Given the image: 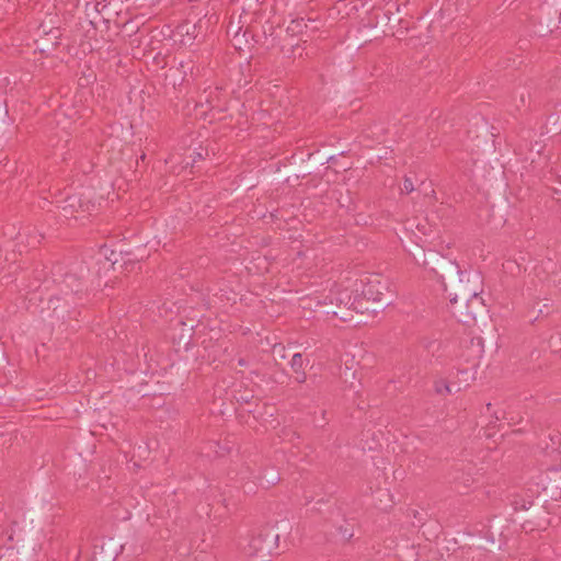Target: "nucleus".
<instances>
[{
	"instance_id": "ea45409f",
	"label": "nucleus",
	"mask_w": 561,
	"mask_h": 561,
	"mask_svg": "<svg viewBox=\"0 0 561 561\" xmlns=\"http://www.w3.org/2000/svg\"><path fill=\"white\" fill-rule=\"evenodd\" d=\"M559 22H561V12H560V15H559Z\"/></svg>"
},
{
	"instance_id": "58836bf2",
	"label": "nucleus",
	"mask_w": 561,
	"mask_h": 561,
	"mask_svg": "<svg viewBox=\"0 0 561 561\" xmlns=\"http://www.w3.org/2000/svg\"><path fill=\"white\" fill-rule=\"evenodd\" d=\"M490 408H491V403H488L486 409L490 410Z\"/></svg>"
},
{
	"instance_id": "9d476101",
	"label": "nucleus",
	"mask_w": 561,
	"mask_h": 561,
	"mask_svg": "<svg viewBox=\"0 0 561 561\" xmlns=\"http://www.w3.org/2000/svg\"><path fill=\"white\" fill-rule=\"evenodd\" d=\"M478 481V470L473 463H462L453 470L451 482L458 492H468Z\"/></svg>"
},
{
	"instance_id": "dca6fc26",
	"label": "nucleus",
	"mask_w": 561,
	"mask_h": 561,
	"mask_svg": "<svg viewBox=\"0 0 561 561\" xmlns=\"http://www.w3.org/2000/svg\"><path fill=\"white\" fill-rule=\"evenodd\" d=\"M46 37L42 41L41 50L43 53L50 51L55 49L59 45L60 31L59 28L50 30L48 33H45Z\"/></svg>"
},
{
	"instance_id": "a211bd4d",
	"label": "nucleus",
	"mask_w": 561,
	"mask_h": 561,
	"mask_svg": "<svg viewBox=\"0 0 561 561\" xmlns=\"http://www.w3.org/2000/svg\"><path fill=\"white\" fill-rule=\"evenodd\" d=\"M307 27H308V24L304 18H296L289 22L286 31L291 36H295V35L302 34Z\"/></svg>"
},
{
	"instance_id": "f03ea898",
	"label": "nucleus",
	"mask_w": 561,
	"mask_h": 561,
	"mask_svg": "<svg viewBox=\"0 0 561 561\" xmlns=\"http://www.w3.org/2000/svg\"><path fill=\"white\" fill-rule=\"evenodd\" d=\"M476 276L479 279V295L482 293V275L473 270H461L456 261L446 262L444 271L445 290H448L449 286V298H467L470 297V291L474 287Z\"/></svg>"
},
{
	"instance_id": "f8f14e48",
	"label": "nucleus",
	"mask_w": 561,
	"mask_h": 561,
	"mask_svg": "<svg viewBox=\"0 0 561 561\" xmlns=\"http://www.w3.org/2000/svg\"><path fill=\"white\" fill-rule=\"evenodd\" d=\"M241 19L240 14L238 21H234L232 15L227 26V35L231 37L233 46L239 50H242L243 46L250 44V39L248 37H242V34L247 28V24L242 23Z\"/></svg>"
},
{
	"instance_id": "473e14b6",
	"label": "nucleus",
	"mask_w": 561,
	"mask_h": 561,
	"mask_svg": "<svg viewBox=\"0 0 561 561\" xmlns=\"http://www.w3.org/2000/svg\"><path fill=\"white\" fill-rule=\"evenodd\" d=\"M327 163H335V157L330 156L325 158Z\"/></svg>"
},
{
	"instance_id": "72a5a7b5",
	"label": "nucleus",
	"mask_w": 561,
	"mask_h": 561,
	"mask_svg": "<svg viewBox=\"0 0 561 561\" xmlns=\"http://www.w3.org/2000/svg\"><path fill=\"white\" fill-rule=\"evenodd\" d=\"M238 364H239L240 366H245V365H247V362H245V359H244V358H240V359H239V362H238Z\"/></svg>"
},
{
	"instance_id": "4c0bfd02",
	"label": "nucleus",
	"mask_w": 561,
	"mask_h": 561,
	"mask_svg": "<svg viewBox=\"0 0 561 561\" xmlns=\"http://www.w3.org/2000/svg\"><path fill=\"white\" fill-rule=\"evenodd\" d=\"M197 158L203 159L202 153H199V152H198V153H197Z\"/></svg>"
},
{
	"instance_id": "9b49d317",
	"label": "nucleus",
	"mask_w": 561,
	"mask_h": 561,
	"mask_svg": "<svg viewBox=\"0 0 561 561\" xmlns=\"http://www.w3.org/2000/svg\"><path fill=\"white\" fill-rule=\"evenodd\" d=\"M515 511L523 510L525 511V520L523 523V527H526L527 524L534 525L537 527L541 526L540 520H546L547 512L543 507L537 505L534 501H527L525 499H516L514 502Z\"/></svg>"
},
{
	"instance_id": "0eeeda50",
	"label": "nucleus",
	"mask_w": 561,
	"mask_h": 561,
	"mask_svg": "<svg viewBox=\"0 0 561 561\" xmlns=\"http://www.w3.org/2000/svg\"><path fill=\"white\" fill-rule=\"evenodd\" d=\"M279 536L277 530L270 525H265L250 539L245 551L251 557H257L265 561L274 554L278 548Z\"/></svg>"
},
{
	"instance_id": "20e7f679",
	"label": "nucleus",
	"mask_w": 561,
	"mask_h": 561,
	"mask_svg": "<svg viewBox=\"0 0 561 561\" xmlns=\"http://www.w3.org/2000/svg\"><path fill=\"white\" fill-rule=\"evenodd\" d=\"M353 294L347 288L331 289L324 300L317 299L316 307L325 317H335L343 322L354 320L352 308Z\"/></svg>"
},
{
	"instance_id": "6ab92c4d",
	"label": "nucleus",
	"mask_w": 561,
	"mask_h": 561,
	"mask_svg": "<svg viewBox=\"0 0 561 561\" xmlns=\"http://www.w3.org/2000/svg\"><path fill=\"white\" fill-rule=\"evenodd\" d=\"M265 0H243V7H242V13L245 14V12L253 13V15H260L263 14V12L260 10V5Z\"/></svg>"
},
{
	"instance_id": "bb28decb",
	"label": "nucleus",
	"mask_w": 561,
	"mask_h": 561,
	"mask_svg": "<svg viewBox=\"0 0 561 561\" xmlns=\"http://www.w3.org/2000/svg\"><path fill=\"white\" fill-rule=\"evenodd\" d=\"M91 207H94V205L91 204L90 201H83L80 197V204H78L79 213H89L91 210Z\"/></svg>"
},
{
	"instance_id": "4468645a",
	"label": "nucleus",
	"mask_w": 561,
	"mask_h": 561,
	"mask_svg": "<svg viewBox=\"0 0 561 561\" xmlns=\"http://www.w3.org/2000/svg\"><path fill=\"white\" fill-rule=\"evenodd\" d=\"M256 480L260 486L268 490L280 481V474L275 467L264 468L256 477Z\"/></svg>"
},
{
	"instance_id": "4be33fe9",
	"label": "nucleus",
	"mask_w": 561,
	"mask_h": 561,
	"mask_svg": "<svg viewBox=\"0 0 561 561\" xmlns=\"http://www.w3.org/2000/svg\"><path fill=\"white\" fill-rule=\"evenodd\" d=\"M293 371L302 370L305 368V359L300 353H295L290 359Z\"/></svg>"
},
{
	"instance_id": "c9c22d12",
	"label": "nucleus",
	"mask_w": 561,
	"mask_h": 561,
	"mask_svg": "<svg viewBox=\"0 0 561 561\" xmlns=\"http://www.w3.org/2000/svg\"><path fill=\"white\" fill-rule=\"evenodd\" d=\"M245 492H247V493H249V492L254 493L255 491H254V489H253L252 486H250L248 490L245 489Z\"/></svg>"
},
{
	"instance_id": "7ed1b4c3",
	"label": "nucleus",
	"mask_w": 561,
	"mask_h": 561,
	"mask_svg": "<svg viewBox=\"0 0 561 561\" xmlns=\"http://www.w3.org/2000/svg\"><path fill=\"white\" fill-rule=\"evenodd\" d=\"M474 287L470 291V297L449 298V311L458 322L466 327L474 325L479 320H483L489 312L486 305L479 295V279L476 276Z\"/></svg>"
},
{
	"instance_id": "412c9836",
	"label": "nucleus",
	"mask_w": 561,
	"mask_h": 561,
	"mask_svg": "<svg viewBox=\"0 0 561 561\" xmlns=\"http://www.w3.org/2000/svg\"><path fill=\"white\" fill-rule=\"evenodd\" d=\"M434 390L437 394L445 396L453 393L451 386L446 379H438L434 382Z\"/></svg>"
},
{
	"instance_id": "aec40b11",
	"label": "nucleus",
	"mask_w": 561,
	"mask_h": 561,
	"mask_svg": "<svg viewBox=\"0 0 561 561\" xmlns=\"http://www.w3.org/2000/svg\"><path fill=\"white\" fill-rule=\"evenodd\" d=\"M254 398V394L251 390L248 389H234L233 390V399H236L237 402L240 403H250L252 399Z\"/></svg>"
},
{
	"instance_id": "f3484780",
	"label": "nucleus",
	"mask_w": 561,
	"mask_h": 561,
	"mask_svg": "<svg viewBox=\"0 0 561 561\" xmlns=\"http://www.w3.org/2000/svg\"><path fill=\"white\" fill-rule=\"evenodd\" d=\"M78 204H80V196L71 195L67 196L64 201L62 210L65 216L76 217L79 214Z\"/></svg>"
},
{
	"instance_id": "cd10ccee",
	"label": "nucleus",
	"mask_w": 561,
	"mask_h": 561,
	"mask_svg": "<svg viewBox=\"0 0 561 561\" xmlns=\"http://www.w3.org/2000/svg\"><path fill=\"white\" fill-rule=\"evenodd\" d=\"M35 273L37 274L36 277H35V282L28 285V288L31 290H35V289H37L39 287V284L42 282V276L44 274L43 271H39V272L35 271Z\"/></svg>"
},
{
	"instance_id": "e433bc0d",
	"label": "nucleus",
	"mask_w": 561,
	"mask_h": 561,
	"mask_svg": "<svg viewBox=\"0 0 561 561\" xmlns=\"http://www.w3.org/2000/svg\"><path fill=\"white\" fill-rule=\"evenodd\" d=\"M314 299H309V302H312ZM312 304H309V308L312 307Z\"/></svg>"
},
{
	"instance_id": "f704fd0d",
	"label": "nucleus",
	"mask_w": 561,
	"mask_h": 561,
	"mask_svg": "<svg viewBox=\"0 0 561 561\" xmlns=\"http://www.w3.org/2000/svg\"><path fill=\"white\" fill-rule=\"evenodd\" d=\"M504 414H505V413H504V412H502V416H500V415L497 414V412H495V419H496V421H499V420H501V419H504Z\"/></svg>"
},
{
	"instance_id": "423d86ee",
	"label": "nucleus",
	"mask_w": 561,
	"mask_h": 561,
	"mask_svg": "<svg viewBox=\"0 0 561 561\" xmlns=\"http://www.w3.org/2000/svg\"><path fill=\"white\" fill-rule=\"evenodd\" d=\"M405 251L413 257L414 262L426 270L434 272L444 280L446 262L453 261L436 250H425L423 245L411 240L404 245Z\"/></svg>"
},
{
	"instance_id": "7c9ffc66",
	"label": "nucleus",
	"mask_w": 561,
	"mask_h": 561,
	"mask_svg": "<svg viewBox=\"0 0 561 561\" xmlns=\"http://www.w3.org/2000/svg\"><path fill=\"white\" fill-rule=\"evenodd\" d=\"M342 535L345 539H350L353 536V533L348 531L347 529H344V531H342Z\"/></svg>"
},
{
	"instance_id": "2f4dec72",
	"label": "nucleus",
	"mask_w": 561,
	"mask_h": 561,
	"mask_svg": "<svg viewBox=\"0 0 561 561\" xmlns=\"http://www.w3.org/2000/svg\"><path fill=\"white\" fill-rule=\"evenodd\" d=\"M300 49V46L297 44V45H293L291 46V54H293V57H296V51Z\"/></svg>"
},
{
	"instance_id": "c756f323",
	"label": "nucleus",
	"mask_w": 561,
	"mask_h": 561,
	"mask_svg": "<svg viewBox=\"0 0 561 561\" xmlns=\"http://www.w3.org/2000/svg\"><path fill=\"white\" fill-rule=\"evenodd\" d=\"M39 242H41V240L35 236L32 238V240L27 241V244L31 247H35Z\"/></svg>"
},
{
	"instance_id": "a878e982",
	"label": "nucleus",
	"mask_w": 561,
	"mask_h": 561,
	"mask_svg": "<svg viewBox=\"0 0 561 561\" xmlns=\"http://www.w3.org/2000/svg\"><path fill=\"white\" fill-rule=\"evenodd\" d=\"M325 158L327 156L323 154V153H309V159H310V163H320V164H324L327 163L325 161Z\"/></svg>"
},
{
	"instance_id": "1a4fd4ad",
	"label": "nucleus",
	"mask_w": 561,
	"mask_h": 561,
	"mask_svg": "<svg viewBox=\"0 0 561 561\" xmlns=\"http://www.w3.org/2000/svg\"><path fill=\"white\" fill-rule=\"evenodd\" d=\"M123 549L124 546H118L113 538L95 539L87 561H114Z\"/></svg>"
},
{
	"instance_id": "2eb2a0df",
	"label": "nucleus",
	"mask_w": 561,
	"mask_h": 561,
	"mask_svg": "<svg viewBox=\"0 0 561 561\" xmlns=\"http://www.w3.org/2000/svg\"><path fill=\"white\" fill-rule=\"evenodd\" d=\"M358 363L355 362L354 357L346 355L344 359V367L340 368V376L345 382L356 378Z\"/></svg>"
},
{
	"instance_id": "39448f33",
	"label": "nucleus",
	"mask_w": 561,
	"mask_h": 561,
	"mask_svg": "<svg viewBox=\"0 0 561 561\" xmlns=\"http://www.w3.org/2000/svg\"><path fill=\"white\" fill-rule=\"evenodd\" d=\"M59 290L61 297L50 298L48 305L54 312H58V319L65 320L64 311L69 313V310H67L70 302L69 298L72 299V304H76L77 300H82V295L84 294L83 283L76 274L66 273L62 280L59 283Z\"/></svg>"
},
{
	"instance_id": "b1692460",
	"label": "nucleus",
	"mask_w": 561,
	"mask_h": 561,
	"mask_svg": "<svg viewBox=\"0 0 561 561\" xmlns=\"http://www.w3.org/2000/svg\"><path fill=\"white\" fill-rule=\"evenodd\" d=\"M419 191L423 192L426 197L432 198L433 201H436V192L432 187L431 184H426L424 181H422L419 185Z\"/></svg>"
},
{
	"instance_id": "6e6552de",
	"label": "nucleus",
	"mask_w": 561,
	"mask_h": 561,
	"mask_svg": "<svg viewBox=\"0 0 561 561\" xmlns=\"http://www.w3.org/2000/svg\"><path fill=\"white\" fill-rule=\"evenodd\" d=\"M241 22L247 24L242 37L250 39V44L247 46L257 44L268 48L267 39L274 33V25L266 20L265 14L253 15V13L245 12V14H241Z\"/></svg>"
},
{
	"instance_id": "f257e3e1",
	"label": "nucleus",
	"mask_w": 561,
	"mask_h": 561,
	"mask_svg": "<svg viewBox=\"0 0 561 561\" xmlns=\"http://www.w3.org/2000/svg\"><path fill=\"white\" fill-rule=\"evenodd\" d=\"M390 304V293L388 290L374 291V285L369 283L360 295L353 296L351 309H353L354 320H348V322L355 327L366 324L370 318H375L380 310H383Z\"/></svg>"
},
{
	"instance_id": "393cba45",
	"label": "nucleus",
	"mask_w": 561,
	"mask_h": 561,
	"mask_svg": "<svg viewBox=\"0 0 561 561\" xmlns=\"http://www.w3.org/2000/svg\"><path fill=\"white\" fill-rule=\"evenodd\" d=\"M415 190L414 182L412 178L404 176L403 179V185L401 186V193L410 194Z\"/></svg>"
},
{
	"instance_id": "5701e85b",
	"label": "nucleus",
	"mask_w": 561,
	"mask_h": 561,
	"mask_svg": "<svg viewBox=\"0 0 561 561\" xmlns=\"http://www.w3.org/2000/svg\"><path fill=\"white\" fill-rule=\"evenodd\" d=\"M547 282L550 286H553L561 293V271L552 272L547 277Z\"/></svg>"
},
{
	"instance_id": "ddd939ff",
	"label": "nucleus",
	"mask_w": 561,
	"mask_h": 561,
	"mask_svg": "<svg viewBox=\"0 0 561 561\" xmlns=\"http://www.w3.org/2000/svg\"><path fill=\"white\" fill-rule=\"evenodd\" d=\"M501 541V535H499V538H495L494 533L492 531V525H488L484 527L483 537L470 540V548L489 551L499 547Z\"/></svg>"
},
{
	"instance_id": "c85d7f7f",
	"label": "nucleus",
	"mask_w": 561,
	"mask_h": 561,
	"mask_svg": "<svg viewBox=\"0 0 561 561\" xmlns=\"http://www.w3.org/2000/svg\"><path fill=\"white\" fill-rule=\"evenodd\" d=\"M295 374V380L299 383H304L307 379V375L305 373V369L302 370H297V371H294Z\"/></svg>"
}]
</instances>
